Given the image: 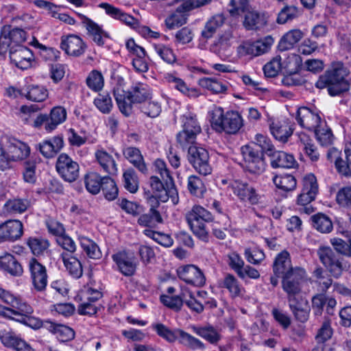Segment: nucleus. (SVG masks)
I'll return each instance as SVG.
<instances>
[{
	"mask_svg": "<svg viewBox=\"0 0 351 351\" xmlns=\"http://www.w3.org/2000/svg\"><path fill=\"white\" fill-rule=\"evenodd\" d=\"M152 47L156 54L164 62L173 64L176 61V56L170 47L163 43H153Z\"/></svg>",
	"mask_w": 351,
	"mask_h": 351,
	"instance_id": "3c124183",
	"label": "nucleus"
},
{
	"mask_svg": "<svg viewBox=\"0 0 351 351\" xmlns=\"http://www.w3.org/2000/svg\"><path fill=\"white\" fill-rule=\"evenodd\" d=\"M275 186L284 191H291L295 189L296 179L291 174L276 175L273 178Z\"/></svg>",
	"mask_w": 351,
	"mask_h": 351,
	"instance_id": "79ce46f5",
	"label": "nucleus"
},
{
	"mask_svg": "<svg viewBox=\"0 0 351 351\" xmlns=\"http://www.w3.org/2000/svg\"><path fill=\"white\" fill-rule=\"evenodd\" d=\"M303 37L304 33L300 29H291L282 36L278 43V48L281 51L291 49Z\"/></svg>",
	"mask_w": 351,
	"mask_h": 351,
	"instance_id": "2f4dec72",
	"label": "nucleus"
},
{
	"mask_svg": "<svg viewBox=\"0 0 351 351\" xmlns=\"http://www.w3.org/2000/svg\"><path fill=\"white\" fill-rule=\"evenodd\" d=\"M270 130L273 136L281 141H287L292 134L291 128L285 123H273Z\"/></svg>",
	"mask_w": 351,
	"mask_h": 351,
	"instance_id": "6e6d98bb",
	"label": "nucleus"
},
{
	"mask_svg": "<svg viewBox=\"0 0 351 351\" xmlns=\"http://www.w3.org/2000/svg\"><path fill=\"white\" fill-rule=\"evenodd\" d=\"M104 177L95 172L88 173L84 177L86 190L92 194H97L102 188Z\"/></svg>",
	"mask_w": 351,
	"mask_h": 351,
	"instance_id": "a19ab883",
	"label": "nucleus"
},
{
	"mask_svg": "<svg viewBox=\"0 0 351 351\" xmlns=\"http://www.w3.org/2000/svg\"><path fill=\"white\" fill-rule=\"evenodd\" d=\"M182 2L176 8L174 12L167 16L165 21L169 29H174L186 23V12L195 8L209 4L212 0H176Z\"/></svg>",
	"mask_w": 351,
	"mask_h": 351,
	"instance_id": "0eeeda50",
	"label": "nucleus"
},
{
	"mask_svg": "<svg viewBox=\"0 0 351 351\" xmlns=\"http://www.w3.org/2000/svg\"><path fill=\"white\" fill-rule=\"evenodd\" d=\"M153 328L160 337L170 343L176 341L178 338V332H177L179 329L172 330L164 324L160 323L153 325Z\"/></svg>",
	"mask_w": 351,
	"mask_h": 351,
	"instance_id": "052dcab7",
	"label": "nucleus"
},
{
	"mask_svg": "<svg viewBox=\"0 0 351 351\" xmlns=\"http://www.w3.org/2000/svg\"><path fill=\"white\" fill-rule=\"evenodd\" d=\"M93 104L97 109L103 114H109L113 107L112 97L108 92L99 93L94 99Z\"/></svg>",
	"mask_w": 351,
	"mask_h": 351,
	"instance_id": "a18cd8bd",
	"label": "nucleus"
},
{
	"mask_svg": "<svg viewBox=\"0 0 351 351\" xmlns=\"http://www.w3.org/2000/svg\"><path fill=\"white\" fill-rule=\"evenodd\" d=\"M10 59L16 67L24 70L29 68L34 59L32 52L24 46L9 49Z\"/></svg>",
	"mask_w": 351,
	"mask_h": 351,
	"instance_id": "a211bd4d",
	"label": "nucleus"
},
{
	"mask_svg": "<svg viewBox=\"0 0 351 351\" xmlns=\"http://www.w3.org/2000/svg\"><path fill=\"white\" fill-rule=\"evenodd\" d=\"M151 208L148 213L141 215L138 219V223L146 228H155L158 223H163L160 212L156 208V203L150 202Z\"/></svg>",
	"mask_w": 351,
	"mask_h": 351,
	"instance_id": "bb28decb",
	"label": "nucleus"
},
{
	"mask_svg": "<svg viewBox=\"0 0 351 351\" xmlns=\"http://www.w3.org/2000/svg\"><path fill=\"white\" fill-rule=\"evenodd\" d=\"M349 70L343 64H339L321 75L315 83V86L319 89L328 88L331 96H337L348 90L349 84L346 77Z\"/></svg>",
	"mask_w": 351,
	"mask_h": 351,
	"instance_id": "f03ea898",
	"label": "nucleus"
},
{
	"mask_svg": "<svg viewBox=\"0 0 351 351\" xmlns=\"http://www.w3.org/2000/svg\"><path fill=\"white\" fill-rule=\"evenodd\" d=\"M199 84L202 88L215 94L225 93L228 89V86L226 83L212 77L201 78L199 80Z\"/></svg>",
	"mask_w": 351,
	"mask_h": 351,
	"instance_id": "37998d69",
	"label": "nucleus"
},
{
	"mask_svg": "<svg viewBox=\"0 0 351 351\" xmlns=\"http://www.w3.org/2000/svg\"><path fill=\"white\" fill-rule=\"evenodd\" d=\"M298 138L300 143L301 149L306 153L309 158L315 162L319 158V154L312 140L305 133L298 134Z\"/></svg>",
	"mask_w": 351,
	"mask_h": 351,
	"instance_id": "58836bf2",
	"label": "nucleus"
},
{
	"mask_svg": "<svg viewBox=\"0 0 351 351\" xmlns=\"http://www.w3.org/2000/svg\"><path fill=\"white\" fill-rule=\"evenodd\" d=\"M186 219L193 234L202 241H208V232L205 222L213 221L211 213L201 206L195 205L186 214Z\"/></svg>",
	"mask_w": 351,
	"mask_h": 351,
	"instance_id": "39448f33",
	"label": "nucleus"
},
{
	"mask_svg": "<svg viewBox=\"0 0 351 351\" xmlns=\"http://www.w3.org/2000/svg\"><path fill=\"white\" fill-rule=\"evenodd\" d=\"M26 40V32L20 28L10 29V26L4 25L0 32V54L3 55L8 49L23 46Z\"/></svg>",
	"mask_w": 351,
	"mask_h": 351,
	"instance_id": "1a4fd4ad",
	"label": "nucleus"
},
{
	"mask_svg": "<svg viewBox=\"0 0 351 351\" xmlns=\"http://www.w3.org/2000/svg\"><path fill=\"white\" fill-rule=\"evenodd\" d=\"M187 187L189 192L197 197H203L206 189L202 180L197 176L192 175L188 178Z\"/></svg>",
	"mask_w": 351,
	"mask_h": 351,
	"instance_id": "864d4df0",
	"label": "nucleus"
},
{
	"mask_svg": "<svg viewBox=\"0 0 351 351\" xmlns=\"http://www.w3.org/2000/svg\"><path fill=\"white\" fill-rule=\"evenodd\" d=\"M29 206V202L26 199H14L8 200L4 206L5 209L10 213H22Z\"/></svg>",
	"mask_w": 351,
	"mask_h": 351,
	"instance_id": "bf43d9fd",
	"label": "nucleus"
},
{
	"mask_svg": "<svg viewBox=\"0 0 351 351\" xmlns=\"http://www.w3.org/2000/svg\"><path fill=\"white\" fill-rule=\"evenodd\" d=\"M182 130L176 136L177 142L183 149L195 142L197 135L201 131V126L197 121V116L191 112H187L181 117Z\"/></svg>",
	"mask_w": 351,
	"mask_h": 351,
	"instance_id": "423d86ee",
	"label": "nucleus"
},
{
	"mask_svg": "<svg viewBox=\"0 0 351 351\" xmlns=\"http://www.w3.org/2000/svg\"><path fill=\"white\" fill-rule=\"evenodd\" d=\"M61 48L69 56L78 57L85 52L86 45L80 36L71 34L62 37Z\"/></svg>",
	"mask_w": 351,
	"mask_h": 351,
	"instance_id": "aec40b11",
	"label": "nucleus"
},
{
	"mask_svg": "<svg viewBox=\"0 0 351 351\" xmlns=\"http://www.w3.org/2000/svg\"><path fill=\"white\" fill-rule=\"evenodd\" d=\"M266 20L257 12L250 9L245 12L243 25L247 29H258L266 25Z\"/></svg>",
	"mask_w": 351,
	"mask_h": 351,
	"instance_id": "4c0bfd02",
	"label": "nucleus"
},
{
	"mask_svg": "<svg viewBox=\"0 0 351 351\" xmlns=\"http://www.w3.org/2000/svg\"><path fill=\"white\" fill-rule=\"evenodd\" d=\"M177 274L180 279L196 287H203L206 283L203 272L194 265L179 267L177 269Z\"/></svg>",
	"mask_w": 351,
	"mask_h": 351,
	"instance_id": "2eb2a0df",
	"label": "nucleus"
},
{
	"mask_svg": "<svg viewBox=\"0 0 351 351\" xmlns=\"http://www.w3.org/2000/svg\"><path fill=\"white\" fill-rule=\"evenodd\" d=\"M165 79L171 87L188 97L197 98L201 94L196 88L188 86L186 82L176 73H168L165 75Z\"/></svg>",
	"mask_w": 351,
	"mask_h": 351,
	"instance_id": "5701e85b",
	"label": "nucleus"
},
{
	"mask_svg": "<svg viewBox=\"0 0 351 351\" xmlns=\"http://www.w3.org/2000/svg\"><path fill=\"white\" fill-rule=\"evenodd\" d=\"M300 15L298 9L295 6H286L278 13L277 23L285 24L289 21H293Z\"/></svg>",
	"mask_w": 351,
	"mask_h": 351,
	"instance_id": "0e129e2a",
	"label": "nucleus"
},
{
	"mask_svg": "<svg viewBox=\"0 0 351 351\" xmlns=\"http://www.w3.org/2000/svg\"><path fill=\"white\" fill-rule=\"evenodd\" d=\"M177 332H178V339L183 346L193 350L205 349L204 343L199 339L182 330H178Z\"/></svg>",
	"mask_w": 351,
	"mask_h": 351,
	"instance_id": "c03bdc74",
	"label": "nucleus"
},
{
	"mask_svg": "<svg viewBox=\"0 0 351 351\" xmlns=\"http://www.w3.org/2000/svg\"><path fill=\"white\" fill-rule=\"evenodd\" d=\"M0 299L3 302L16 308L17 311H14L15 316L13 317V320L23 323L33 328L42 327L43 322L41 319L29 316L32 313V308L25 302H23L21 298L0 287Z\"/></svg>",
	"mask_w": 351,
	"mask_h": 351,
	"instance_id": "20e7f679",
	"label": "nucleus"
},
{
	"mask_svg": "<svg viewBox=\"0 0 351 351\" xmlns=\"http://www.w3.org/2000/svg\"><path fill=\"white\" fill-rule=\"evenodd\" d=\"M229 189L241 202L257 204L261 199L256 189L245 182L234 180L230 184Z\"/></svg>",
	"mask_w": 351,
	"mask_h": 351,
	"instance_id": "4468645a",
	"label": "nucleus"
},
{
	"mask_svg": "<svg viewBox=\"0 0 351 351\" xmlns=\"http://www.w3.org/2000/svg\"><path fill=\"white\" fill-rule=\"evenodd\" d=\"M128 93L134 104L142 103L150 97L151 90L148 85L138 82L131 87Z\"/></svg>",
	"mask_w": 351,
	"mask_h": 351,
	"instance_id": "e433bc0d",
	"label": "nucleus"
},
{
	"mask_svg": "<svg viewBox=\"0 0 351 351\" xmlns=\"http://www.w3.org/2000/svg\"><path fill=\"white\" fill-rule=\"evenodd\" d=\"M241 151L247 171L257 175L265 171V162L261 152L250 145L243 146Z\"/></svg>",
	"mask_w": 351,
	"mask_h": 351,
	"instance_id": "9b49d317",
	"label": "nucleus"
},
{
	"mask_svg": "<svg viewBox=\"0 0 351 351\" xmlns=\"http://www.w3.org/2000/svg\"><path fill=\"white\" fill-rule=\"evenodd\" d=\"M7 145L5 146L8 152V156L10 161H18L25 159L29 154V146L16 139L5 137Z\"/></svg>",
	"mask_w": 351,
	"mask_h": 351,
	"instance_id": "412c9836",
	"label": "nucleus"
},
{
	"mask_svg": "<svg viewBox=\"0 0 351 351\" xmlns=\"http://www.w3.org/2000/svg\"><path fill=\"white\" fill-rule=\"evenodd\" d=\"M112 258L122 274L125 276H131L134 274L136 263L134 256L123 251L113 254Z\"/></svg>",
	"mask_w": 351,
	"mask_h": 351,
	"instance_id": "4be33fe9",
	"label": "nucleus"
},
{
	"mask_svg": "<svg viewBox=\"0 0 351 351\" xmlns=\"http://www.w3.org/2000/svg\"><path fill=\"white\" fill-rule=\"evenodd\" d=\"M225 18L222 14H217L213 16L205 25L202 32V36L205 38H211L216 30L219 28L224 23Z\"/></svg>",
	"mask_w": 351,
	"mask_h": 351,
	"instance_id": "8fccbe9b",
	"label": "nucleus"
},
{
	"mask_svg": "<svg viewBox=\"0 0 351 351\" xmlns=\"http://www.w3.org/2000/svg\"><path fill=\"white\" fill-rule=\"evenodd\" d=\"M244 255L247 261L253 265H258L265 259L263 250L256 247L246 248Z\"/></svg>",
	"mask_w": 351,
	"mask_h": 351,
	"instance_id": "338daca9",
	"label": "nucleus"
},
{
	"mask_svg": "<svg viewBox=\"0 0 351 351\" xmlns=\"http://www.w3.org/2000/svg\"><path fill=\"white\" fill-rule=\"evenodd\" d=\"M66 111L62 106H56L50 112L49 118L45 119V130L51 132L56 128L65 121Z\"/></svg>",
	"mask_w": 351,
	"mask_h": 351,
	"instance_id": "72a5a7b5",
	"label": "nucleus"
},
{
	"mask_svg": "<svg viewBox=\"0 0 351 351\" xmlns=\"http://www.w3.org/2000/svg\"><path fill=\"white\" fill-rule=\"evenodd\" d=\"M193 332L208 341L210 343H217L221 339L219 333L213 327H196L193 326Z\"/></svg>",
	"mask_w": 351,
	"mask_h": 351,
	"instance_id": "603ef678",
	"label": "nucleus"
},
{
	"mask_svg": "<svg viewBox=\"0 0 351 351\" xmlns=\"http://www.w3.org/2000/svg\"><path fill=\"white\" fill-rule=\"evenodd\" d=\"M180 295L184 298V303L192 311L201 313L204 311V306L201 301L197 300L193 293L186 287H182Z\"/></svg>",
	"mask_w": 351,
	"mask_h": 351,
	"instance_id": "ea45409f",
	"label": "nucleus"
},
{
	"mask_svg": "<svg viewBox=\"0 0 351 351\" xmlns=\"http://www.w3.org/2000/svg\"><path fill=\"white\" fill-rule=\"evenodd\" d=\"M104 84L103 75L97 71H91L86 78L87 86L95 92L100 90L103 88Z\"/></svg>",
	"mask_w": 351,
	"mask_h": 351,
	"instance_id": "69168bd1",
	"label": "nucleus"
},
{
	"mask_svg": "<svg viewBox=\"0 0 351 351\" xmlns=\"http://www.w3.org/2000/svg\"><path fill=\"white\" fill-rule=\"evenodd\" d=\"M56 169L59 176L66 182L75 181L80 175V166L69 155L61 154L56 161Z\"/></svg>",
	"mask_w": 351,
	"mask_h": 351,
	"instance_id": "ddd939ff",
	"label": "nucleus"
},
{
	"mask_svg": "<svg viewBox=\"0 0 351 351\" xmlns=\"http://www.w3.org/2000/svg\"><path fill=\"white\" fill-rule=\"evenodd\" d=\"M150 186L154 191V194L149 198V202L156 203L158 205V201L166 202L170 198L173 204L178 203V192L173 186L165 187L162 182L156 176L151 177Z\"/></svg>",
	"mask_w": 351,
	"mask_h": 351,
	"instance_id": "f8f14e48",
	"label": "nucleus"
},
{
	"mask_svg": "<svg viewBox=\"0 0 351 351\" xmlns=\"http://www.w3.org/2000/svg\"><path fill=\"white\" fill-rule=\"evenodd\" d=\"M294 268L292 267L288 252L282 251L276 256L273 264V271L276 276H280L282 278L291 274Z\"/></svg>",
	"mask_w": 351,
	"mask_h": 351,
	"instance_id": "a878e982",
	"label": "nucleus"
},
{
	"mask_svg": "<svg viewBox=\"0 0 351 351\" xmlns=\"http://www.w3.org/2000/svg\"><path fill=\"white\" fill-rule=\"evenodd\" d=\"M113 93L119 110L124 115L129 116L132 113V104L134 103L128 92H125L121 87H117L114 88Z\"/></svg>",
	"mask_w": 351,
	"mask_h": 351,
	"instance_id": "c756f323",
	"label": "nucleus"
},
{
	"mask_svg": "<svg viewBox=\"0 0 351 351\" xmlns=\"http://www.w3.org/2000/svg\"><path fill=\"white\" fill-rule=\"evenodd\" d=\"M95 157L104 171L110 175H117L118 172L117 164L111 154L104 149L99 148L95 152Z\"/></svg>",
	"mask_w": 351,
	"mask_h": 351,
	"instance_id": "393cba45",
	"label": "nucleus"
},
{
	"mask_svg": "<svg viewBox=\"0 0 351 351\" xmlns=\"http://www.w3.org/2000/svg\"><path fill=\"white\" fill-rule=\"evenodd\" d=\"M29 269L34 287L38 291H43L44 289V266L37 259L32 258L29 262Z\"/></svg>",
	"mask_w": 351,
	"mask_h": 351,
	"instance_id": "c85d7f7f",
	"label": "nucleus"
},
{
	"mask_svg": "<svg viewBox=\"0 0 351 351\" xmlns=\"http://www.w3.org/2000/svg\"><path fill=\"white\" fill-rule=\"evenodd\" d=\"M123 177L125 189L132 193H136L138 189V182L135 171L132 169H127Z\"/></svg>",
	"mask_w": 351,
	"mask_h": 351,
	"instance_id": "e2e57ef3",
	"label": "nucleus"
},
{
	"mask_svg": "<svg viewBox=\"0 0 351 351\" xmlns=\"http://www.w3.org/2000/svg\"><path fill=\"white\" fill-rule=\"evenodd\" d=\"M219 286L221 288L226 289L233 298L241 295L243 292V287L238 279L230 274H228L224 276L220 282Z\"/></svg>",
	"mask_w": 351,
	"mask_h": 351,
	"instance_id": "f704fd0d",
	"label": "nucleus"
},
{
	"mask_svg": "<svg viewBox=\"0 0 351 351\" xmlns=\"http://www.w3.org/2000/svg\"><path fill=\"white\" fill-rule=\"evenodd\" d=\"M45 328L62 342L71 341L75 337V332L71 328L51 321H45Z\"/></svg>",
	"mask_w": 351,
	"mask_h": 351,
	"instance_id": "cd10ccee",
	"label": "nucleus"
},
{
	"mask_svg": "<svg viewBox=\"0 0 351 351\" xmlns=\"http://www.w3.org/2000/svg\"><path fill=\"white\" fill-rule=\"evenodd\" d=\"M0 268L13 276H20L23 273L21 265L10 254L0 257Z\"/></svg>",
	"mask_w": 351,
	"mask_h": 351,
	"instance_id": "473e14b6",
	"label": "nucleus"
},
{
	"mask_svg": "<svg viewBox=\"0 0 351 351\" xmlns=\"http://www.w3.org/2000/svg\"><path fill=\"white\" fill-rule=\"evenodd\" d=\"M80 245L87 256L93 259H98L101 256V252L98 245L88 238L80 236L79 237Z\"/></svg>",
	"mask_w": 351,
	"mask_h": 351,
	"instance_id": "de8ad7c7",
	"label": "nucleus"
},
{
	"mask_svg": "<svg viewBox=\"0 0 351 351\" xmlns=\"http://www.w3.org/2000/svg\"><path fill=\"white\" fill-rule=\"evenodd\" d=\"M313 227L322 233H329L332 230L331 219L324 214L318 213L311 217Z\"/></svg>",
	"mask_w": 351,
	"mask_h": 351,
	"instance_id": "49530a36",
	"label": "nucleus"
},
{
	"mask_svg": "<svg viewBox=\"0 0 351 351\" xmlns=\"http://www.w3.org/2000/svg\"><path fill=\"white\" fill-rule=\"evenodd\" d=\"M271 159V165L274 168H294L298 165L293 155L282 151L272 150L268 153Z\"/></svg>",
	"mask_w": 351,
	"mask_h": 351,
	"instance_id": "b1692460",
	"label": "nucleus"
},
{
	"mask_svg": "<svg viewBox=\"0 0 351 351\" xmlns=\"http://www.w3.org/2000/svg\"><path fill=\"white\" fill-rule=\"evenodd\" d=\"M317 255L320 261L335 278L339 277L343 270H348L350 267L348 263L343 259L335 256L330 247H320L317 250Z\"/></svg>",
	"mask_w": 351,
	"mask_h": 351,
	"instance_id": "6e6552de",
	"label": "nucleus"
},
{
	"mask_svg": "<svg viewBox=\"0 0 351 351\" xmlns=\"http://www.w3.org/2000/svg\"><path fill=\"white\" fill-rule=\"evenodd\" d=\"M62 260L65 267L73 278H79L82 276V267L78 259L73 256L66 257L62 254Z\"/></svg>",
	"mask_w": 351,
	"mask_h": 351,
	"instance_id": "5fc2aeb1",
	"label": "nucleus"
},
{
	"mask_svg": "<svg viewBox=\"0 0 351 351\" xmlns=\"http://www.w3.org/2000/svg\"><path fill=\"white\" fill-rule=\"evenodd\" d=\"M317 141L323 146L332 144L334 137L331 130L323 121L318 128L314 130Z\"/></svg>",
	"mask_w": 351,
	"mask_h": 351,
	"instance_id": "09e8293b",
	"label": "nucleus"
},
{
	"mask_svg": "<svg viewBox=\"0 0 351 351\" xmlns=\"http://www.w3.org/2000/svg\"><path fill=\"white\" fill-rule=\"evenodd\" d=\"M188 160L198 173L203 176L211 173L209 154L206 149L195 145L190 146L188 150Z\"/></svg>",
	"mask_w": 351,
	"mask_h": 351,
	"instance_id": "9d476101",
	"label": "nucleus"
},
{
	"mask_svg": "<svg viewBox=\"0 0 351 351\" xmlns=\"http://www.w3.org/2000/svg\"><path fill=\"white\" fill-rule=\"evenodd\" d=\"M296 120L301 127L308 130H314L323 122L318 112L306 107H301L298 109Z\"/></svg>",
	"mask_w": 351,
	"mask_h": 351,
	"instance_id": "6ab92c4d",
	"label": "nucleus"
},
{
	"mask_svg": "<svg viewBox=\"0 0 351 351\" xmlns=\"http://www.w3.org/2000/svg\"><path fill=\"white\" fill-rule=\"evenodd\" d=\"M143 234L165 247H169L173 243V241L169 235L154 231L152 229L145 228L143 230Z\"/></svg>",
	"mask_w": 351,
	"mask_h": 351,
	"instance_id": "4d7b16f0",
	"label": "nucleus"
},
{
	"mask_svg": "<svg viewBox=\"0 0 351 351\" xmlns=\"http://www.w3.org/2000/svg\"><path fill=\"white\" fill-rule=\"evenodd\" d=\"M102 191L108 200H114L118 195V189L115 182L108 176L104 177Z\"/></svg>",
	"mask_w": 351,
	"mask_h": 351,
	"instance_id": "680f3d73",
	"label": "nucleus"
},
{
	"mask_svg": "<svg viewBox=\"0 0 351 351\" xmlns=\"http://www.w3.org/2000/svg\"><path fill=\"white\" fill-rule=\"evenodd\" d=\"M65 71L66 66L63 64L53 63L49 65V77L55 84H58L63 79Z\"/></svg>",
	"mask_w": 351,
	"mask_h": 351,
	"instance_id": "774afa93",
	"label": "nucleus"
},
{
	"mask_svg": "<svg viewBox=\"0 0 351 351\" xmlns=\"http://www.w3.org/2000/svg\"><path fill=\"white\" fill-rule=\"evenodd\" d=\"M306 276L303 268L295 267L291 274L282 278V288L287 295L290 310L295 319L301 322L308 320L310 313L308 301L300 295Z\"/></svg>",
	"mask_w": 351,
	"mask_h": 351,
	"instance_id": "f257e3e1",
	"label": "nucleus"
},
{
	"mask_svg": "<svg viewBox=\"0 0 351 351\" xmlns=\"http://www.w3.org/2000/svg\"><path fill=\"white\" fill-rule=\"evenodd\" d=\"M124 156L141 172L145 173L147 171L143 158L138 149L136 147H127L123 152Z\"/></svg>",
	"mask_w": 351,
	"mask_h": 351,
	"instance_id": "c9c22d12",
	"label": "nucleus"
},
{
	"mask_svg": "<svg viewBox=\"0 0 351 351\" xmlns=\"http://www.w3.org/2000/svg\"><path fill=\"white\" fill-rule=\"evenodd\" d=\"M318 193L317 179L313 174H308L303 179V188L298 197V204L302 206L309 204L315 199Z\"/></svg>",
	"mask_w": 351,
	"mask_h": 351,
	"instance_id": "dca6fc26",
	"label": "nucleus"
},
{
	"mask_svg": "<svg viewBox=\"0 0 351 351\" xmlns=\"http://www.w3.org/2000/svg\"><path fill=\"white\" fill-rule=\"evenodd\" d=\"M64 142L61 136H56L45 141V157L50 158L55 156L63 147Z\"/></svg>",
	"mask_w": 351,
	"mask_h": 351,
	"instance_id": "13d9d810",
	"label": "nucleus"
},
{
	"mask_svg": "<svg viewBox=\"0 0 351 351\" xmlns=\"http://www.w3.org/2000/svg\"><path fill=\"white\" fill-rule=\"evenodd\" d=\"M267 50V46L261 41L255 43L245 42L237 47V53L240 57L247 56H257L264 53Z\"/></svg>",
	"mask_w": 351,
	"mask_h": 351,
	"instance_id": "7c9ffc66",
	"label": "nucleus"
},
{
	"mask_svg": "<svg viewBox=\"0 0 351 351\" xmlns=\"http://www.w3.org/2000/svg\"><path fill=\"white\" fill-rule=\"evenodd\" d=\"M23 226L19 220H8L0 225V243L14 241L21 237Z\"/></svg>",
	"mask_w": 351,
	"mask_h": 351,
	"instance_id": "f3484780",
	"label": "nucleus"
},
{
	"mask_svg": "<svg viewBox=\"0 0 351 351\" xmlns=\"http://www.w3.org/2000/svg\"><path fill=\"white\" fill-rule=\"evenodd\" d=\"M210 114L211 125L219 132L234 134L243 125L242 117L237 111L230 110L224 113L221 107L214 106Z\"/></svg>",
	"mask_w": 351,
	"mask_h": 351,
	"instance_id": "7ed1b4c3",
	"label": "nucleus"
}]
</instances>
